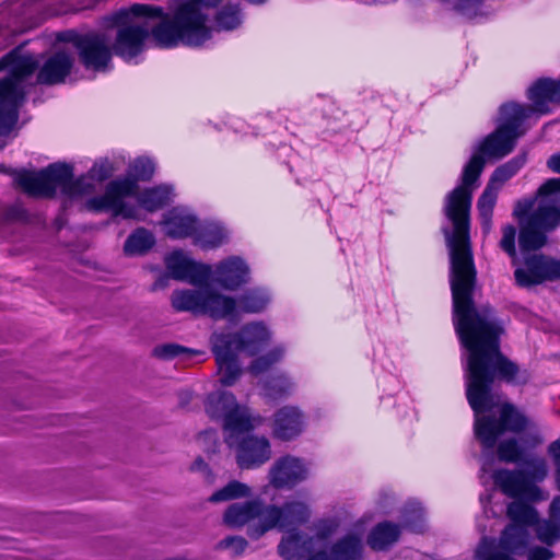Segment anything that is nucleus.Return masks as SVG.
I'll use <instances>...</instances> for the list:
<instances>
[{
  "mask_svg": "<svg viewBox=\"0 0 560 560\" xmlns=\"http://www.w3.org/2000/svg\"><path fill=\"white\" fill-rule=\"evenodd\" d=\"M452 294L455 331L468 351L466 396L475 412V435L489 451L503 432L518 433L527 428L528 420L509 404L500 406L499 418L481 416L495 406L490 393L494 377L511 381L517 368L499 350L503 324L488 305H476V282H452Z\"/></svg>",
  "mask_w": 560,
  "mask_h": 560,
  "instance_id": "f257e3e1",
  "label": "nucleus"
},
{
  "mask_svg": "<svg viewBox=\"0 0 560 560\" xmlns=\"http://www.w3.org/2000/svg\"><path fill=\"white\" fill-rule=\"evenodd\" d=\"M555 202L544 196L518 200L513 214L520 220L518 243L524 254V268L516 267L515 280H556L560 278V260L542 254H529L547 243L546 231L559 224Z\"/></svg>",
  "mask_w": 560,
  "mask_h": 560,
  "instance_id": "f03ea898",
  "label": "nucleus"
},
{
  "mask_svg": "<svg viewBox=\"0 0 560 560\" xmlns=\"http://www.w3.org/2000/svg\"><path fill=\"white\" fill-rule=\"evenodd\" d=\"M483 161L477 155L468 162L462 174V184L450 191L444 201V214L453 224V232L445 231L451 254V280H476V270L469 246V212L471 187L480 177Z\"/></svg>",
  "mask_w": 560,
  "mask_h": 560,
  "instance_id": "7ed1b4c3",
  "label": "nucleus"
},
{
  "mask_svg": "<svg viewBox=\"0 0 560 560\" xmlns=\"http://www.w3.org/2000/svg\"><path fill=\"white\" fill-rule=\"evenodd\" d=\"M521 500H514L506 508L510 524L503 530L499 542L483 537L475 551L476 560H515L529 542L530 527H535L537 538L547 546L560 541V525L549 518L539 520L538 511Z\"/></svg>",
  "mask_w": 560,
  "mask_h": 560,
  "instance_id": "20e7f679",
  "label": "nucleus"
},
{
  "mask_svg": "<svg viewBox=\"0 0 560 560\" xmlns=\"http://www.w3.org/2000/svg\"><path fill=\"white\" fill-rule=\"evenodd\" d=\"M270 339V330L260 322L245 325L240 334H213L211 345L220 383L224 386L234 385L242 374L238 353L255 355L268 345Z\"/></svg>",
  "mask_w": 560,
  "mask_h": 560,
  "instance_id": "39448f33",
  "label": "nucleus"
},
{
  "mask_svg": "<svg viewBox=\"0 0 560 560\" xmlns=\"http://www.w3.org/2000/svg\"><path fill=\"white\" fill-rule=\"evenodd\" d=\"M37 67L35 57L22 55L20 47L0 59V71L9 70V75L0 80V136L9 135L18 122L26 96L24 80Z\"/></svg>",
  "mask_w": 560,
  "mask_h": 560,
  "instance_id": "423d86ee",
  "label": "nucleus"
},
{
  "mask_svg": "<svg viewBox=\"0 0 560 560\" xmlns=\"http://www.w3.org/2000/svg\"><path fill=\"white\" fill-rule=\"evenodd\" d=\"M14 182L25 194L36 198H52L58 189L70 198L93 190L85 176L74 179L72 166L66 163H54L39 172L21 171Z\"/></svg>",
  "mask_w": 560,
  "mask_h": 560,
  "instance_id": "0eeeda50",
  "label": "nucleus"
},
{
  "mask_svg": "<svg viewBox=\"0 0 560 560\" xmlns=\"http://www.w3.org/2000/svg\"><path fill=\"white\" fill-rule=\"evenodd\" d=\"M520 469H499L492 475L494 485L508 497L529 503H540L549 499V492L538 483L549 472L544 457H523Z\"/></svg>",
  "mask_w": 560,
  "mask_h": 560,
  "instance_id": "6e6552de",
  "label": "nucleus"
},
{
  "mask_svg": "<svg viewBox=\"0 0 560 560\" xmlns=\"http://www.w3.org/2000/svg\"><path fill=\"white\" fill-rule=\"evenodd\" d=\"M161 7L136 3L127 9H121L112 15V22L117 26L113 51L124 60H131L144 49V44L150 36V26L147 21L138 19L163 18Z\"/></svg>",
  "mask_w": 560,
  "mask_h": 560,
  "instance_id": "1a4fd4ad",
  "label": "nucleus"
},
{
  "mask_svg": "<svg viewBox=\"0 0 560 560\" xmlns=\"http://www.w3.org/2000/svg\"><path fill=\"white\" fill-rule=\"evenodd\" d=\"M206 22L205 14L197 12L192 4L184 3L178 8L173 20L163 19L150 28V34L160 47H174L179 42L197 47L210 38V30L206 26Z\"/></svg>",
  "mask_w": 560,
  "mask_h": 560,
  "instance_id": "9d476101",
  "label": "nucleus"
},
{
  "mask_svg": "<svg viewBox=\"0 0 560 560\" xmlns=\"http://www.w3.org/2000/svg\"><path fill=\"white\" fill-rule=\"evenodd\" d=\"M205 409L212 420L221 422L228 446L235 444L238 433H247L262 422L260 416L254 415L248 407L238 404L232 393L224 390L209 394Z\"/></svg>",
  "mask_w": 560,
  "mask_h": 560,
  "instance_id": "9b49d317",
  "label": "nucleus"
},
{
  "mask_svg": "<svg viewBox=\"0 0 560 560\" xmlns=\"http://www.w3.org/2000/svg\"><path fill=\"white\" fill-rule=\"evenodd\" d=\"M499 114V126L485 138L479 147V152L470 159L479 155L485 161L482 154L495 159H502L510 154L516 140L526 132L522 126L524 120L530 117L532 109L528 106L510 102L501 105ZM485 164L486 162H483Z\"/></svg>",
  "mask_w": 560,
  "mask_h": 560,
  "instance_id": "f8f14e48",
  "label": "nucleus"
},
{
  "mask_svg": "<svg viewBox=\"0 0 560 560\" xmlns=\"http://www.w3.org/2000/svg\"><path fill=\"white\" fill-rule=\"evenodd\" d=\"M155 165L148 158H139L130 165V173L133 178L125 177L110 182L105 194L92 198L89 207L93 210H110L114 215L132 218L135 209L125 203L124 198L135 196L138 191V180H150L154 174Z\"/></svg>",
  "mask_w": 560,
  "mask_h": 560,
  "instance_id": "ddd939ff",
  "label": "nucleus"
},
{
  "mask_svg": "<svg viewBox=\"0 0 560 560\" xmlns=\"http://www.w3.org/2000/svg\"><path fill=\"white\" fill-rule=\"evenodd\" d=\"M194 289L175 291L172 305L177 311H190L208 314L213 318H223L231 314L233 305L229 296L222 294L213 282H197Z\"/></svg>",
  "mask_w": 560,
  "mask_h": 560,
  "instance_id": "4468645a",
  "label": "nucleus"
},
{
  "mask_svg": "<svg viewBox=\"0 0 560 560\" xmlns=\"http://www.w3.org/2000/svg\"><path fill=\"white\" fill-rule=\"evenodd\" d=\"M279 517L278 506L264 505L258 500L231 504L223 515L224 523L232 528L247 525V535L258 539L275 528Z\"/></svg>",
  "mask_w": 560,
  "mask_h": 560,
  "instance_id": "2eb2a0df",
  "label": "nucleus"
},
{
  "mask_svg": "<svg viewBox=\"0 0 560 560\" xmlns=\"http://www.w3.org/2000/svg\"><path fill=\"white\" fill-rule=\"evenodd\" d=\"M61 39L73 44L78 50L79 59L85 69L105 71L109 68L114 51L112 38L106 33H69L67 37H62Z\"/></svg>",
  "mask_w": 560,
  "mask_h": 560,
  "instance_id": "dca6fc26",
  "label": "nucleus"
},
{
  "mask_svg": "<svg viewBox=\"0 0 560 560\" xmlns=\"http://www.w3.org/2000/svg\"><path fill=\"white\" fill-rule=\"evenodd\" d=\"M526 163V154L522 153L500 165L492 173L485 190L477 201L481 229L488 234L492 229L493 209L498 192L505 182L512 178Z\"/></svg>",
  "mask_w": 560,
  "mask_h": 560,
  "instance_id": "f3484780",
  "label": "nucleus"
},
{
  "mask_svg": "<svg viewBox=\"0 0 560 560\" xmlns=\"http://www.w3.org/2000/svg\"><path fill=\"white\" fill-rule=\"evenodd\" d=\"M338 523L324 520L316 524L315 534L307 537L300 533H289L279 545V553L287 560L310 559L326 546V541L337 532Z\"/></svg>",
  "mask_w": 560,
  "mask_h": 560,
  "instance_id": "a211bd4d",
  "label": "nucleus"
},
{
  "mask_svg": "<svg viewBox=\"0 0 560 560\" xmlns=\"http://www.w3.org/2000/svg\"><path fill=\"white\" fill-rule=\"evenodd\" d=\"M238 433L236 442L230 448L235 450V458L240 468L255 469L266 464L272 455L271 445L266 436Z\"/></svg>",
  "mask_w": 560,
  "mask_h": 560,
  "instance_id": "6ab92c4d",
  "label": "nucleus"
},
{
  "mask_svg": "<svg viewBox=\"0 0 560 560\" xmlns=\"http://www.w3.org/2000/svg\"><path fill=\"white\" fill-rule=\"evenodd\" d=\"M308 464L299 457L284 456L277 459L269 469V485L277 489H291L307 479Z\"/></svg>",
  "mask_w": 560,
  "mask_h": 560,
  "instance_id": "aec40b11",
  "label": "nucleus"
},
{
  "mask_svg": "<svg viewBox=\"0 0 560 560\" xmlns=\"http://www.w3.org/2000/svg\"><path fill=\"white\" fill-rule=\"evenodd\" d=\"M364 532L363 525L358 523L347 535L332 545L329 553L319 549L318 552L307 560H361L364 549Z\"/></svg>",
  "mask_w": 560,
  "mask_h": 560,
  "instance_id": "412c9836",
  "label": "nucleus"
},
{
  "mask_svg": "<svg viewBox=\"0 0 560 560\" xmlns=\"http://www.w3.org/2000/svg\"><path fill=\"white\" fill-rule=\"evenodd\" d=\"M165 266L174 280H210L212 267L195 261L182 250H175L165 257Z\"/></svg>",
  "mask_w": 560,
  "mask_h": 560,
  "instance_id": "4be33fe9",
  "label": "nucleus"
},
{
  "mask_svg": "<svg viewBox=\"0 0 560 560\" xmlns=\"http://www.w3.org/2000/svg\"><path fill=\"white\" fill-rule=\"evenodd\" d=\"M198 223L199 220L192 212L180 207L171 209L162 221L165 234L171 238H194Z\"/></svg>",
  "mask_w": 560,
  "mask_h": 560,
  "instance_id": "5701e85b",
  "label": "nucleus"
},
{
  "mask_svg": "<svg viewBox=\"0 0 560 560\" xmlns=\"http://www.w3.org/2000/svg\"><path fill=\"white\" fill-rule=\"evenodd\" d=\"M74 58L70 52L57 51L42 66L37 74V81L45 85H55L65 82L70 74Z\"/></svg>",
  "mask_w": 560,
  "mask_h": 560,
  "instance_id": "b1692460",
  "label": "nucleus"
},
{
  "mask_svg": "<svg viewBox=\"0 0 560 560\" xmlns=\"http://www.w3.org/2000/svg\"><path fill=\"white\" fill-rule=\"evenodd\" d=\"M559 93L558 80L541 78L534 82L527 92V96L533 103L532 106L527 105L532 109V114L535 112L540 115L548 114L550 112L549 103H560Z\"/></svg>",
  "mask_w": 560,
  "mask_h": 560,
  "instance_id": "393cba45",
  "label": "nucleus"
},
{
  "mask_svg": "<svg viewBox=\"0 0 560 560\" xmlns=\"http://www.w3.org/2000/svg\"><path fill=\"white\" fill-rule=\"evenodd\" d=\"M303 416L295 407H283L275 416L273 434L288 441L296 438L303 430Z\"/></svg>",
  "mask_w": 560,
  "mask_h": 560,
  "instance_id": "a878e982",
  "label": "nucleus"
},
{
  "mask_svg": "<svg viewBox=\"0 0 560 560\" xmlns=\"http://www.w3.org/2000/svg\"><path fill=\"white\" fill-rule=\"evenodd\" d=\"M229 300L233 305V311L224 318L230 320L237 319L244 313H259L264 311L269 303V296L264 292H248L237 301L231 298H229Z\"/></svg>",
  "mask_w": 560,
  "mask_h": 560,
  "instance_id": "bb28decb",
  "label": "nucleus"
},
{
  "mask_svg": "<svg viewBox=\"0 0 560 560\" xmlns=\"http://www.w3.org/2000/svg\"><path fill=\"white\" fill-rule=\"evenodd\" d=\"M249 273V266L243 258L231 256L215 265L210 280H245Z\"/></svg>",
  "mask_w": 560,
  "mask_h": 560,
  "instance_id": "cd10ccee",
  "label": "nucleus"
},
{
  "mask_svg": "<svg viewBox=\"0 0 560 560\" xmlns=\"http://www.w3.org/2000/svg\"><path fill=\"white\" fill-rule=\"evenodd\" d=\"M400 535V527L390 522L377 524L368 536V545L375 551H382L394 545Z\"/></svg>",
  "mask_w": 560,
  "mask_h": 560,
  "instance_id": "c85d7f7f",
  "label": "nucleus"
},
{
  "mask_svg": "<svg viewBox=\"0 0 560 560\" xmlns=\"http://www.w3.org/2000/svg\"><path fill=\"white\" fill-rule=\"evenodd\" d=\"M228 237V233L222 225L215 222L198 223V229L194 235V243L205 249L221 246Z\"/></svg>",
  "mask_w": 560,
  "mask_h": 560,
  "instance_id": "c756f323",
  "label": "nucleus"
},
{
  "mask_svg": "<svg viewBox=\"0 0 560 560\" xmlns=\"http://www.w3.org/2000/svg\"><path fill=\"white\" fill-rule=\"evenodd\" d=\"M278 512L279 517L275 528L279 529L302 524L310 517L308 506L301 501L287 502L282 508L278 506Z\"/></svg>",
  "mask_w": 560,
  "mask_h": 560,
  "instance_id": "7c9ffc66",
  "label": "nucleus"
},
{
  "mask_svg": "<svg viewBox=\"0 0 560 560\" xmlns=\"http://www.w3.org/2000/svg\"><path fill=\"white\" fill-rule=\"evenodd\" d=\"M205 354L206 353L201 350L187 348L177 343H164L156 346L153 349V355L163 360L182 358L185 361H201L203 360Z\"/></svg>",
  "mask_w": 560,
  "mask_h": 560,
  "instance_id": "2f4dec72",
  "label": "nucleus"
},
{
  "mask_svg": "<svg viewBox=\"0 0 560 560\" xmlns=\"http://www.w3.org/2000/svg\"><path fill=\"white\" fill-rule=\"evenodd\" d=\"M171 188L160 185L145 189L138 196L139 205L147 211L153 212L166 206L171 198Z\"/></svg>",
  "mask_w": 560,
  "mask_h": 560,
  "instance_id": "473e14b6",
  "label": "nucleus"
},
{
  "mask_svg": "<svg viewBox=\"0 0 560 560\" xmlns=\"http://www.w3.org/2000/svg\"><path fill=\"white\" fill-rule=\"evenodd\" d=\"M154 244V235L150 231L139 228L127 237L124 250L129 256L143 255L149 252Z\"/></svg>",
  "mask_w": 560,
  "mask_h": 560,
  "instance_id": "72a5a7b5",
  "label": "nucleus"
},
{
  "mask_svg": "<svg viewBox=\"0 0 560 560\" xmlns=\"http://www.w3.org/2000/svg\"><path fill=\"white\" fill-rule=\"evenodd\" d=\"M252 495V489L246 483L240 481H231L222 489L215 491L209 501L217 503L223 501H230L240 498H248Z\"/></svg>",
  "mask_w": 560,
  "mask_h": 560,
  "instance_id": "f704fd0d",
  "label": "nucleus"
},
{
  "mask_svg": "<svg viewBox=\"0 0 560 560\" xmlns=\"http://www.w3.org/2000/svg\"><path fill=\"white\" fill-rule=\"evenodd\" d=\"M285 349L282 346L272 348L265 355L255 359L249 368V371L254 375H259L268 371L273 364L281 361L284 357Z\"/></svg>",
  "mask_w": 560,
  "mask_h": 560,
  "instance_id": "c9c22d12",
  "label": "nucleus"
},
{
  "mask_svg": "<svg viewBox=\"0 0 560 560\" xmlns=\"http://www.w3.org/2000/svg\"><path fill=\"white\" fill-rule=\"evenodd\" d=\"M219 30L232 31L241 24L240 9L237 5L228 4L223 7L215 18Z\"/></svg>",
  "mask_w": 560,
  "mask_h": 560,
  "instance_id": "e433bc0d",
  "label": "nucleus"
},
{
  "mask_svg": "<svg viewBox=\"0 0 560 560\" xmlns=\"http://www.w3.org/2000/svg\"><path fill=\"white\" fill-rule=\"evenodd\" d=\"M294 384L285 375H279L268 381L265 384V395L269 398L276 399L282 397L293 389Z\"/></svg>",
  "mask_w": 560,
  "mask_h": 560,
  "instance_id": "4c0bfd02",
  "label": "nucleus"
},
{
  "mask_svg": "<svg viewBox=\"0 0 560 560\" xmlns=\"http://www.w3.org/2000/svg\"><path fill=\"white\" fill-rule=\"evenodd\" d=\"M498 456L500 460L505 463H521L523 459V451L515 439L502 441L498 445Z\"/></svg>",
  "mask_w": 560,
  "mask_h": 560,
  "instance_id": "58836bf2",
  "label": "nucleus"
},
{
  "mask_svg": "<svg viewBox=\"0 0 560 560\" xmlns=\"http://www.w3.org/2000/svg\"><path fill=\"white\" fill-rule=\"evenodd\" d=\"M516 229L512 224L502 228V237L500 240V248L505 252L512 259V264L516 266L517 254L515 247Z\"/></svg>",
  "mask_w": 560,
  "mask_h": 560,
  "instance_id": "ea45409f",
  "label": "nucleus"
},
{
  "mask_svg": "<svg viewBox=\"0 0 560 560\" xmlns=\"http://www.w3.org/2000/svg\"><path fill=\"white\" fill-rule=\"evenodd\" d=\"M538 196H544L546 200L555 202L560 219V178H550L546 180L538 189Z\"/></svg>",
  "mask_w": 560,
  "mask_h": 560,
  "instance_id": "a19ab883",
  "label": "nucleus"
},
{
  "mask_svg": "<svg viewBox=\"0 0 560 560\" xmlns=\"http://www.w3.org/2000/svg\"><path fill=\"white\" fill-rule=\"evenodd\" d=\"M247 547V541L240 536H231L218 544L220 549H231L233 555H241Z\"/></svg>",
  "mask_w": 560,
  "mask_h": 560,
  "instance_id": "79ce46f5",
  "label": "nucleus"
},
{
  "mask_svg": "<svg viewBox=\"0 0 560 560\" xmlns=\"http://www.w3.org/2000/svg\"><path fill=\"white\" fill-rule=\"evenodd\" d=\"M112 175V167L107 162L95 164L90 170V176L98 182L107 179Z\"/></svg>",
  "mask_w": 560,
  "mask_h": 560,
  "instance_id": "37998d69",
  "label": "nucleus"
},
{
  "mask_svg": "<svg viewBox=\"0 0 560 560\" xmlns=\"http://www.w3.org/2000/svg\"><path fill=\"white\" fill-rule=\"evenodd\" d=\"M199 442L207 453H215L219 445L217 434L212 431H206L200 434Z\"/></svg>",
  "mask_w": 560,
  "mask_h": 560,
  "instance_id": "c03bdc74",
  "label": "nucleus"
},
{
  "mask_svg": "<svg viewBox=\"0 0 560 560\" xmlns=\"http://www.w3.org/2000/svg\"><path fill=\"white\" fill-rule=\"evenodd\" d=\"M20 9L22 10V15L26 19L31 18L38 10V4L34 0H14L12 10L18 11Z\"/></svg>",
  "mask_w": 560,
  "mask_h": 560,
  "instance_id": "a18cd8bd",
  "label": "nucleus"
},
{
  "mask_svg": "<svg viewBox=\"0 0 560 560\" xmlns=\"http://www.w3.org/2000/svg\"><path fill=\"white\" fill-rule=\"evenodd\" d=\"M422 509L419 504H416L411 509V516H405L404 517V526L411 528L412 530L418 529V525L416 522H420L422 520Z\"/></svg>",
  "mask_w": 560,
  "mask_h": 560,
  "instance_id": "49530a36",
  "label": "nucleus"
},
{
  "mask_svg": "<svg viewBox=\"0 0 560 560\" xmlns=\"http://www.w3.org/2000/svg\"><path fill=\"white\" fill-rule=\"evenodd\" d=\"M190 471L194 472H202L206 479L209 481L212 480L211 470L208 467V464L199 456L197 457L190 465Z\"/></svg>",
  "mask_w": 560,
  "mask_h": 560,
  "instance_id": "de8ad7c7",
  "label": "nucleus"
},
{
  "mask_svg": "<svg viewBox=\"0 0 560 560\" xmlns=\"http://www.w3.org/2000/svg\"><path fill=\"white\" fill-rule=\"evenodd\" d=\"M528 560H550L553 552L545 547H536L528 551Z\"/></svg>",
  "mask_w": 560,
  "mask_h": 560,
  "instance_id": "09e8293b",
  "label": "nucleus"
},
{
  "mask_svg": "<svg viewBox=\"0 0 560 560\" xmlns=\"http://www.w3.org/2000/svg\"><path fill=\"white\" fill-rule=\"evenodd\" d=\"M547 451L553 466H560V436L549 444Z\"/></svg>",
  "mask_w": 560,
  "mask_h": 560,
  "instance_id": "8fccbe9b",
  "label": "nucleus"
},
{
  "mask_svg": "<svg viewBox=\"0 0 560 560\" xmlns=\"http://www.w3.org/2000/svg\"><path fill=\"white\" fill-rule=\"evenodd\" d=\"M549 520L560 525V495H556L548 509Z\"/></svg>",
  "mask_w": 560,
  "mask_h": 560,
  "instance_id": "3c124183",
  "label": "nucleus"
},
{
  "mask_svg": "<svg viewBox=\"0 0 560 560\" xmlns=\"http://www.w3.org/2000/svg\"><path fill=\"white\" fill-rule=\"evenodd\" d=\"M221 0H189L187 3L194 5L197 12H200V7L213 8L217 7Z\"/></svg>",
  "mask_w": 560,
  "mask_h": 560,
  "instance_id": "603ef678",
  "label": "nucleus"
},
{
  "mask_svg": "<svg viewBox=\"0 0 560 560\" xmlns=\"http://www.w3.org/2000/svg\"><path fill=\"white\" fill-rule=\"evenodd\" d=\"M547 166L557 174H560V152L552 154L548 161Z\"/></svg>",
  "mask_w": 560,
  "mask_h": 560,
  "instance_id": "864d4df0",
  "label": "nucleus"
},
{
  "mask_svg": "<svg viewBox=\"0 0 560 560\" xmlns=\"http://www.w3.org/2000/svg\"><path fill=\"white\" fill-rule=\"evenodd\" d=\"M541 442H542V439L539 434H534L529 439V444L533 447L539 445Z\"/></svg>",
  "mask_w": 560,
  "mask_h": 560,
  "instance_id": "5fc2aeb1",
  "label": "nucleus"
},
{
  "mask_svg": "<svg viewBox=\"0 0 560 560\" xmlns=\"http://www.w3.org/2000/svg\"><path fill=\"white\" fill-rule=\"evenodd\" d=\"M555 467V482L557 489L560 491V466H553Z\"/></svg>",
  "mask_w": 560,
  "mask_h": 560,
  "instance_id": "6e6d98bb",
  "label": "nucleus"
},
{
  "mask_svg": "<svg viewBox=\"0 0 560 560\" xmlns=\"http://www.w3.org/2000/svg\"><path fill=\"white\" fill-rule=\"evenodd\" d=\"M518 283L522 285H525V287H529L530 284H534L535 282L526 281V282H518Z\"/></svg>",
  "mask_w": 560,
  "mask_h": 560,
  "instance_id": "4d7b16f0",
  "label": "nucleus"
},
{
  "mask_svg": "<svg viewBox=\"0 0 560 560\" xmlns=\"http://www.w3.org/2000/svg\"><path fill=\"white\" fill-rule=\"evenodd\" d=\"M249 1L253 2V3H262V2H265V0H249Z\"/></svg>",
  "mask_w": 560,
  "mask_h": 560,
  "instance_id": "13d9d810",
  "label": "nucleus"
},
{
  "mask_svg": "<svg viewBox=\"0 0 560 560\" xmlns=\"http://www.w3.org/2000/svg\"><path fill=\"white\" fill-rule=\"evenodd\" d=\"M486 470H487V468H486V464H483V465H482V468H481L482 474H485V472H486Z\"/></svg>",
  "mask_w": 560,
  "mask_h": 560,
  "instance_id": "bf43d9fd",
  "label": "nucleus"
}]
</instances>
